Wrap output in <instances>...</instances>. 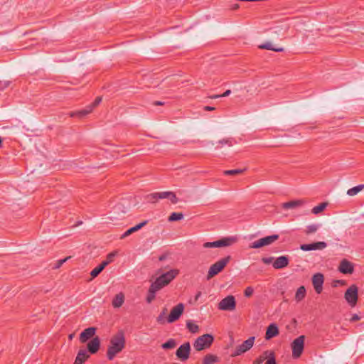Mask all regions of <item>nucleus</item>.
Returning a JSON list of instances; mask_svg holds the SVG:
<instances>
[{
    "instance_id": "1",
    "label": "nucleus",
    "mask_w": 364,
    "mask_h": 364,
    "mask_svg": "<svg viewBox=\"0 0 364 364\" xmlns=\"http://www.w3.org/2000/svg\"><path fill=\"white\" fill-rule=\"evenodd\" d=\"M125 336L122 331H119L114 335L109 342L107 351V357L109 360H112L117 354L119 353L125 347Z\"/></svg>"
},
{
    "instance_id": "2",
    "label": "nucleus",
    "mask_w": 364,
    "mask_h": 364,
    "mask_svg": "<svg viewBox=\"0 0 364 364\" xmlns=\"http://www.w3.org/2000/svg\"><path fill=\"white\" fill-rule=\"evenodd\" d=\"M178 269H171L159 276L151 285L160 290L168 285L178 274Z\"/></svg>"
},
{
    "instance_id": "3",
    "label": "nucleus",
    "mask_w": 364,
    "mask_h": 364,
    "mask_svg": "<svg viewBox=\"0 0 364 364\" xmlns=\"http://www.w3.org/2000/svg\"><path fill=\"white\" fill-rule=\"evenodd\" d=\"M214 341L213 335L206 333L196 338L193 343V347L197 351H200L208 348L211 346Z\"/></svg>"
},
{
    "instance_id": "4",
    "label": "nucleus",
    "mask_w": 364,
    "mask_h": 364,
    "mask_svg": "<svg viewBox=\"0 0 364 364\" xmlns=\"http://www.w3.org/2000/svg\"><path fill=\"white\" fill-rule=\"evenodd\" d=\"M230 256H227L212 264L208 270L207 279H210L220 272L230 262Z\"/></svg>"
},
{
    "instance_id": "5",
    "label": "nucleus",
    "mask_w": 364,
    "mask_h": 364,
    "mask_svg": "<svg viewBox=\"0 0 364 364\" xmlns=\"http://www.w3.org/2000/svg\"><path fill=\"white\" fill-rule=\"evenodd\" d=\"M101 102L102 97H97L91 105L87 106L85 109L76 112H70L69 115L71 117L82 118L92 112L93 109L97 107Z\"/></svg>"
},
{
    "instance_id": "6",
    "label": "nucleus",
    "mask_w": 364,
    "mask_h": 364,
    "mask_svg": "<svg viewBox=\"0 0 364 364\" xmlns=\"http://www.w3.org/2000/svg\"><path fill=\"white\" fill-rule=\"evenodd\" d=\"M255 338V336H251L246 341H243V343L239 346H237L232 352L231 356L236 357L242 355V353H246L250 349H251L254 345Z\"/></svg>"
},
{
    "instance_id": "7",
    "label": "nucleus",
    "mask_w": 364,
    "mask_h": 364,
    "mask_svg": "<svg viewBox=\"0 0 364 364\" xmlns=\"http://www.w3.org/2000/svg\"><path fill=\"white\" fill-rule=\"evenodd\" d=\"M235 242V239L234 237H223L217 241L205 242L203 247L204 248L224 247L231 245Z\"/></svg>"
},
{
    "instance_id": "8",
    "label": "nucleus",
    "mask_w": 364,
    "mask_h": 364,
    "mask_svg": "<svg viewBox=\"0 0 364 364\" xmlns=\"http://www.w3.org/2000/svg\"><path fill=\"white\" fill-rule=\"evenodd\" d=\"M279 235H272L256 240L250 245V248L258 249L264 246L269 245L279 239Z\"/></svg>"
},
{
    "instance_id": "9",
    "label": "nucleus",
    "mask_w": 364,
    "mask_h": 364,
    "mask_svg": "<svg viewBox=\"0 0 364 364\" xmlns=\"http://www.w3.org/2000/svg\"><path fill=\"white\" fill-rule=\"evenodd\" d=\"M304 336H300L294 339L291 343L292 356L297 358L301 356L304 346Z\"/></svg>"
},
{
    "instance_id": "10",
    "label": "nucleus",
    "mask_w": 364,
    "mask_h": 364,
    "mask_svg": "<svg viewBox=\"0 0 364 364\" xmlns=\"http://www.w3.org/2000/svg\"><path fill=\"white\" fill-rule=\"evenodd\" d=\"M236 306V301L232 295L223 299L218 304V309L223 311H233Z\"/></svg>"
},
{
    "instance_id": "11",
    "label": "nucleus",
    "mask_w": 364,
    "mask_h": 364,
    "mask_svg": "<svg viewBox=\"0 0 364 364\" xmlns=\"http://www.w3.org/2000/svg\"><path fill=\"white\" fill-rule=\"evenodd\" d=\"M358 287L355 284H353L345 293L344 297L351 306H355L358 301Z\"/></svg>"
},
{
    "instance_id": "12",
    "label": "nucleus",
    "mask_w": 364,
    "mask_h": 364,
    "mask_svg": "<svg viewBox=\"0 0 364 364\" xmlns=\"http://www.w3.org/2000/svg\"><path fill=\"white\" fill-rule=\"evenodd\" d=\"M184 311V305L182 303L178 304L171 311L166 318V322L171 323L178 320Z\"/></svg>"
},
{
    "instance_id": "13",
    "label": "nucleus",
    "mask_w": 364,
    "mask_h": 364,
    "mask_svg": "<svg viewBox=\"0 0 364 364\" xmlns=\"http://www.w3.org/2000/svg\"><path fill=\"white\" fill-rule=\"evenodd\" d=\"M191 345L189 342H186L181 345L176 351V355L181 361L187 360L190 357Z\"/></svg>"
},
{
    "instance_id": "14",
    "label": "nucleus",
    "mask_w": 364,
    "mask_h": 364,
    "mask_svg": "<svg viewBox=\"0 0 364 364\" xmlns=\"http://www.w3.org/2000/svg\"><path fill=\"white\" fill-rule=\"evenodd\" d=\"M324 277L321 273H316L312 277V284L317 294H321L323 290Z\"/></svg>"
},
{
    "instance_id": "15",
    "label": "nucleus",
    "mask_w": 364,
    "mask_h": 364,
    "mask_svg": "<svg viewBox=\"0 0 364 364\" xmlns=\"http://www.w3.org/2000/svg\"><path fill=\"white\" fill-rule=\"evenodd\" d=\"M327 246L325 242H316L311 244L301 245L300 249L303 251H311L317 250H323Z\"/></svg>"
},
{
    "instance_id": "16",
    "label": "nucleus",
    "mask_w": 364,
    "mask_h": 364,
    "mask_svg": "<svg viewBox=\"0 0 364 364\" xmlns=\"http://www.w3.org/2000/svg\"><path fill=\"white\" fill-rule=\"evenodd\" d=\"M289 263V257L287 255H282L274 259V262L272 263V266L274 269H279L287 267Z\"/></svg>"
},
{
    "instance_id": "17",
    "label": "nucleus",
    "mask_w": 364,
    "mask_h": 364,
    "mask_svg": "<svg viewBox=\"0 0 364 364\" xmlns=\"http://www.w3.org/2000/svg\"><path fill=\"white\" fill-rule=\"evenodd\" d=\"M338 270L340 272L345 274H352L354 271V267L350 262L344 259L341 262Z\"/></svg>"
},
{
    "instance_id": "18",
    "label": "nucleus",
    "mask_w": 364,
    "mask_h": 364,
    "mask_svg": "<svg viewBox=\"0 0 364 364\" xmlns=\"http://www.w3.org/2000/svg\"><path fill=\"white\" fill-rule=\"evenodd\" d=\"M96 332V328L95 327H89L86 329H85L83 331L81 332L80 335V341L81 343H85L89 339L93 338L94 335Z\"/></svg>"
},
{
    "instance_id": "19",
    "label": "nucleus",
    "mask_w": 364,
    "mask_h": 364,
    "mask_svg": "<svg viewBox=\"0 0 364 364\" xmlns=\"http://www.w3.org/2000/svg\"><path fill=\"white\" fill-rule=\"evenodd\" d=\"M100 346V339L97 336L92 338V339L87 345V350L91 354L96 353L99 350Z\"/></svg>"
},
{
    "instance_id": "20",
    "label": "nucleus",
    "mask_w": 364,
    "mask_h": 364,
    "mask_svg": "<svg viewBox=\"0 0 364 364\" xmlns=\"http://www.w3.org/2000/svg\"><path fill=\"white\" fill-rule=\"evenodd\" d=\"M158 193V198H159V199H168L173 204H176L178 202V198L176 197V194L172 191H163Z\"/></svg>"
},
{
    "instance_id": "21",
    "label": "nucleus",
    "mask_w": 364,
    "mask_h": 364,
    "mask_svg": "<svg viewBox=\"0 0 364 364\" xmlns=\"http://www.w3.org/2000/svg\"><path fill=\"white\" fill-rule=\"evenodd\" d=\"M279 334V328L277 324L271 323L268 326L266 333H265V339L270 340L271 338L277 336Z\"/></svg>"
},
{
    "instance_id": "22",
    "label": "nucleus",
    "mask_w": 364,
    "mask_h": 364,
    "mask_svg": "<svg viewBox=\"0 0 364 364\" xmlns=\"http://www.w3.org/2000/svg\"><path fill=\"white\" fill-rule=\"evenodd\" d=\"M305 203L304 200H290L289 202H286L282 204V207L284 209H291L295 208L299 206H301Z\"/></svg>"
},
{
    "instance_id": "23",
    "label": "nucleus",
    "mask_w": 364,
    "mask_h": 364,
    "mask_svg": "<svg viewBox=\"0 0 364 364\" xmlns=\"http://www.w3.org/2000/svg\"><path fill=\"white\" fill-rule=\"evenodd\" d=\"M88 358L89 355L87 350L80 349L77 353L74 364H82Z\"/></svg>"
},
{
    "instance_id": "24",
    "label": "nucleus",
    "mask_w": 364,
    "mask_h": 364,
    "mask_svg": "<svg viewBox=\"0 0 364 364\" xmlns=\"http://www.w3.org/2000/svg\"><path fill=\"white\" fill-rule=\"evenodd\" d=\"M147 223V220H144L141 223H140L139 224H137L134 227H132L130 228L129 229H128L121 237V238H124L129 235H130L131 234H132L133 232H136V231H138L139 230H140L141 228H142L144 225H146Z\"/></svg>"
},
{
    "instance_id": "25",
    "label": "nucleus",
    "mask_w": 364,
    "mask_h": 364,
    "mask_svg": "<svg viewBox=\"0 0 364 364\" xmlns=\"http://www.w3.org/2000/svg\"><path fill=\"white\" fill-rule=\"evenodd\" d=\"M124 301V296L122 293L117 294L112 300V306L114 308H119Z\"/></svg>"
},
{
    "instance_id": "26",
    "label": "nucleus",
    "mask_w": 364,
    "mask_h": 364,
    "mask_svg": "<svg viewBox=\"0 0 364 364\" xmlns=\"http://www.w3.org/2000/svg\"><path fill=\"white\" fill-rule=\"evenodd\" d=\"M259 48L260 49L271 50H273V51H275V52H282V51H284V48H282V47H280V48L274 47L270 42H267L265 43L259 45Z\"/></svg>"
},
{
    "instance_id": "27",
    "label": "nucleus",
    "mask_w": 364,
    "mask_h": 364,
    "mask_svg": "<svg viewBox=\"0 0 364 364\" xmlns=\"http://www.w3.org/2000/svg\"><path fill=\"white\" fill-rule=\"evenodd\" d=\"M306 289L304 286L299 287L295 294V299L297 302L303 300L306 296Z\"/></svg>"
},
{
    "instance_id": "28",
    "label": "nucleus",
    "mask_w": 364,
    "mask_h": 364,
    "mask_svg": "<svg viewBox=\"0 0 364 364\" xmlns=\"http://www.w3.org/2000/svg\"><path fill=\"white\" fill-rule=\"evenodd\" d=\"M272 353V351L265 350L262 355H260L253 361V364H262L265 360L268 359V358L270 356V353Z\"/></svg>"
},
{
    "instance_id": "29",
    "label": "nucleus",
    "mask_w": 364,
    "mask_h": 364,
    "mask_svg": "<svg viewBox=\"0 0 364 364\" xmlns=\"http://www.w3.org/2000/svg\"><path fill=\"white\" fill-rule=\"evenodd\" d=\"M159 290L157 289H156L155 287H154L153 286H151V285L150 286V287L149 289L148 294L146 296L147 303H151L155 299L156 293Z\"/></svg>"
},
{
    "instance_id": "30",
    "label": "nucleus",
    "mask_w": 364,
    "mask_h": 364,
    "mask_svg": "<svg viewBox=\"0 0 364 364\" xmlns=\"http://www.w3.org/2000/svg\"><path fill=\"white\" fill-rule=\"evenodd\" d=\"M364 189V184H360L357 186L353 187L348 190L347 194L350 196H353L358 194L360 191Z\"/></svg>"
},
{
    "instance_id": "31",
    "label": "nucleus",
    "mask_w": 364,
    "mask_h": 364,
    "mask_svg": "<svg viewBox=\"0 0 364 364\" xmlns=\"http://www.w3.org/2000/svg\"><path fill=\"white\" fill-rule=\"evenodd\" d=\"M217 361V356L212 354H208L204 357L203 360V364H212L216 363Z\"/></svg>"
},
{
    "instance_id": "32",
    "label": "nucleus",
    "mask_w": 364,
    "mask_h": 364,
    "mask_svg": "<svg viewBox=\"0 0 364 364\" xmlns=\"http://www.w3.org/2000/svg\"><path fill=\"white\" fill-rule=\"evenodd\" d=\"M186 327L192 333H196L199 331V326L197 324L193 323L191 320L186 321Z\"/></svg>"
},
{
    "instance_id": "33",
    "label": "nucleus",
    "mask_w": 364,
    "mask_h": 364,
    "mask_svg": "<svg viewBox=\"0 0 364 364\" xmlns=\"http://www.w3.org/2000/svg\"><path fill=\"white\" fill-rule=\"evenodd\" d=\"M176 346V342L173 338L168 339L166 342L161 345L164 349H172Z\"/></svg>"
},
{
    "instance_id": "34",
    "label": "nucleus",
    "mask_w": 364,
    "mask_h": 364,
    "mask_svg": "<svg viewBox=\"0 0 364 364\" xmlns=\"http://www.w3.org/2000/svg\"><path fill=\"white\" fill-rule=\"evenodd\" d=\"M327 205V203H321L318 205L313 208L311 210V213L313 214L317 215L321 213L326 208Z\"/></svg>"
},
{
    "instance_id": "35",
    "label": "nucleus",
    "mask_w": 364,
    "mask_h": 364,
    "mask_svg": "<svg viewBox=\"0 0 364 364\" xmlns=\"http://www.w3.org/2000/svg\"><path fill=\"white\" fill-rule=\"evenodd\" d=\"M184 217L182 213H172L168 217V221L173 222L183 219Z\"/></svg>"
},
{
    "instance_id": "36",
    "label": "nucleus",
    "mask_w": 364,
    "mask_h": 364,
    "mask_svg": "<svg viewBox=\"0 0 364 364\" xmlns=\"http://www.w3.org/2000/svg\"><path fill=\"white\" fill-rule=\"evenodd\" d=\"M320 227V225L318 224H311L308 226H306V229L305 230L306 233L309 235L316 232L318 228Z\"/></svg>"
},
{
    "instance_id": "37",
    "label": "nucleus",
    "mask_w": 364,
    "mask_h": 364,
    "mask_svg": "<svg viewBox=\"0 0 364 364\" xmlns=\"http://www.w3.org/2000/svg\"><path fill=\"white\" fill-rule=\"evenodd\" d=\"M167 312V309L164 308L163 311L161 312V314L159 315V316L156 318V321L160 324H164L166 321L165 319V316Z\"/></svg>"
},
{
    "instance_id": "38",
    "label": "nucleus",
    "mask_w": 364,
    "mask_h": 364,
    "mask_svg": "<svg viewBox=\"0 0 364 364\" xmlns=\"http://www.w3.org/2000/svg\"><path fill=\"white\" fill-rule=\"evenodd\" d=\"M158 196H159L158 192L150 193L146 196V199L149 203H155L158 200H159V198H158Z\"/></svg>"
},
{
    "instance_id": "39",
    "label": "nucleus",
    "mask_w": 364,
    "mask_h": 364,
    "mask_svg": "<svg viewBox=\"0 0 364 364\" xmlns=\"http://www.w3.org/2000/svg\"><path fill=\"white\" fill-rule=\"evenodd\" d=\"M245 171V168L244 169H232V170H226L224 171V174L225 175H237L243 173Z\"/></svg>"
},
{
    "instance_id": "40",
    "label": "nucleus",
    "mask_w": 364,
    "mask_h": 364,
    "mask_svg": "<svg viewBox=\"0 0 364 364\" xmlns=\"http://www.w3.org/2000/svg\"><path fill=\"white\" fill-rule=\"evenodd\" d=\"M103 269H102V267L98 265L97 267H96L95 269H93L91 272H90V275L95 278L96 277H97L102 272Z\"/></svg>"
},
{
    "instance_id": "41",
    "label": "nucleus",
    "mask_w": 364,
    "mask_h": 364,
    "mask_svg": "<svg viewBox=\"0 0 364 364\" xmlns=\"http://www.w3.org/2000/svg\"><path fill=\"white\" fill-rule=\"evenodd\" d=\"M70 258V257H67L64 259H59L57 261L54 268L55 269H58L60 268L67 260H68Z\"/></svg>"
},
{
    "instance_id": "42",
    "label": "nucleus",
    "mask_w": 364,
    "mask_h": 364,
    "mask_svg": "<svg viewBox=\"0 0 364 364\" xmlns=\"http://www.w3.org/2000/svg\"><path fill=\"white\" fill-rule=\"evenodd\" d=\"M265 364H277L276 360H275V356H274V353L273 351L272 353H270V356L267 360Z\"/></svg>"
},
{
    "instance_id": "43",
    "label": "nucleus",
    "mask_w": 364,
    "mask_h": 364,
    "mask_svg": "<svg viewBox=\"0 0 364 364\" xmlns=\"http://www.w3.org/2000/svg\"><path fill=\"white\" fill-rule=\"evenodd\" d=\"M254 289L252 287H247L244 291V295L246 297H250L252 295Z\"/></svg>"
},
{
    "instance_id": "44",
    "label": "nucleus",
    "mask_w": 364,
    "mask_h": 364,
    "mask_svg": "<svg viewBox=\"0 0 364 364\" xmlns=\"http://www.w3.org/2000/svg\"><path fill=\"white\" fill-rule=\"evenodd\" d=\"M234 139H223L219 141V144L223 145V144H228L229 146H232L233 144Z\"/></svg>"
},
{
    "instance_id": "45",
    "label": "nucleus",
    "mask_w": 364,
    "mask_h": 364,
    "mask_svg": "<svg viewBox=\"0 0 364 364\" xmlns=\"http://www.w3.org/2000/svg\"><path fill=\"white\" fill-rule=\"evenodd\" d=\"M116 255H117L116 252H112L107 255L106 260L109 261V263H111L112 262H113Z\"/></svg>"
},
{
    "instance_id": "46",
    "label": "nucleus",
    "mask_w": 364,
    "mask_h": 364,
    "mask_svg": "<svg viewBox=\"0 0 364 364\" xmlns=\"http://www.w3.org/2000/svg\"><path fill=\"white\" fill-rule=\"evenodd\" d=\"M230 93H231V91L230 90H227L223 94H222V95H216L212 96L211 98L216 99V98H219V97H227Z\"/></svg>"
},
{
    "instance_id": "47",
    "label": "nucleus",
    "mask_w": 364,
    "mask_h": 364,
    "mask_svg": "<svg viewBox=\"0 0 364 364\" xmlns=\"http://www.w3.org/2000/svg\"><path fill=\"white\" fill-rule=\"evenodd\" d=\"M10 81H0V90H4L10 85Z\"/></svg>"
},
{
    "instance_id": "48",
    "label": "nucleus",
    "mask_w": 364,
    "mask_h": 364,
    "mask_svg": "<svg viewBox=\"0 0 364 364\" xmlns=\"http://www.w3.org/2000/svg\"><path fill=\"white\" fill-rule=\"evenodd\" d=\"M274 260V257H262V262L264 263V264H271Z\"/></svg>"
},
{
    "instance_id": "49",
    "label": "nucleus",
    "mask_w": 364,
    "mask_h": 364,
    "mask_svg": "<svg viewBox=\"0 0 364 364\" xmlns=\"http://www.w3.org/2000/svg\"><path fill=\"white\" fill-rule=\"evenodd\" d=\"M360 319V317L358 314H353L352 315L351 318H350V322H355L357 321H359Z\"/></svg>"
},
{
    "instance_id": "50",
    "label": "nucleus",
    "mask_w": 364,
    "mask_h": 364,
    "mask_svg": "<svg viewBox=\"0 0 364 364\" xmlns=\"http://www.w3.org/2000/svg\"><path fill=\"white\" fill-rule=\"evenodd\" d=\"M109 261H107L106 259L102 261V263L100 264H99L102 269H105L108 264H109Z\"/></svg>"
},
{
    "instance_id": "51",
    "label": "nucleus",
    "mask_w": 364,
    "mask_h": 364,
    "mask_svg": "<svg viewBox=\"0 0 364 364\" xmlns=\"http://www.w3.org/2000/svg\"><path fill=\"white\" fill-rule=\"evenodd\" d=\"M109 261H107L106 259L102 261V263L100 264H99L102 269H105L108 264H109Z\"/></svg>"
},
{
    "instance_id": "52",
    "label": "nucleus",
    "mask_w": 364,
    "mask_h": 364,
    "mask_svg": "<svg viewBox=\"0 0 364 364\" xmlns=\"http://www.w3.org/2000/svg\"><path fill=\"white\" fill-rule=\"evenodd\" d=\"M164 104H165L164 102H162V101H154L153 102V105L155 106H161V105H164Z\"/></svg>"
},
{
    "instance_id": "53",
    "label": "nucleus",
    "mask_w": 364,
    "mask_h": 364,
    "mask_svg": "<svg viewBox=\"0 0 364 364\" xmlns=\"http://www.w3.org/2000/svg\"><path fill=\"white\" fill-rule=\"evenodd\" d=\"M204 109L206 110V111H212V110L215 109V107H210V106H205L204 107Z\"/></svg>"
},
{
    "instance_id": "54",
    "label": "nucleus",
    "mask_w": 364,
    "mask_h": 364,
    "mask_svg": "<svg viewBox=\"0 0 364 364\" xmlns=\"http://www.w3.org/2000/svg\"><path fill=\"white\" fill-rule=\"evenodd\" d=\"M240 7L238 4H235L232 6L231 9L236 10Z\"/></svg>"
},
{
    "instance_id": "55",
    "label": "nucleus",
    "mask_w": 364,
    "mask_h": 364,
    "mask_svg": "<svg viewBox=\"0 0 364 364\" xmlns=\"http://www.w3.org/2000/svg\"><path fill=\"white\" fill-rule=\"evenodd\" d=\"M166 255H161V256L159 257V259L160 261H164V259H166Z\"/></svg>"
},
{
    "instance_id": "56",
    "label": "nucleus",
    "mask_w": 364,
    "mask_h": 364,
    "mask_svg": "<svg viewBox=\"0 0 364 364\" xmlns=\"http://www.w3.org/2000/svg\"><path fill=\"white\" fill-rule=\"evenodd\" d=\"M200 295H201V293L200 291L198 292L197 294L196 295V298H195L196 300H198V298L200 296Z\"/></svg>"
},
{
    "instance_id": "57",
    "label": "nucleus",
    "mask_w": 364,
    "mask_h": 364,
    "mask_svg": "<svg viewBox=\"0 0 364 364\" xmlns=\"http://www.w3.org/2000/svg\"><path fill=\"white\" fill-rule=\"evenodd\" d=\"M1 144H2V139L0 137V147L1 146Z\"/></svg>"
},
{
    "instance_id": "58",
    "label": "nucleus",
    "mask_w": 364,
    "mask_h": 364,
    "mask_svg": "<svg viewBox=\"0 0 364 364\" xmlns=\"http://www.w3.org/2000/svg\"><path fill=\"white\" fill-rule=\"evenodd\" d=\"M173 364H178V363H173Z\"/></svg>"
}]
</instances>
